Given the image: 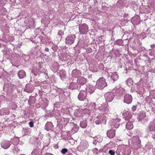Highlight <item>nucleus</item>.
Segmentation results:
<instances>
[{
	"label": "nucleus",
	"instance_id": "f257e3e1",
	"mask_svg": "<svg viewBox=\"0 0 155 155\" xmlns=\"http://www.w3.org/2000/svg\"><path fill=\"white\" fill-rule=\"evenodd\" d=\"M107 84L105 81V79L103 77L99 79L96 82V87L98 89H103L106 87Z\"/></svg>",
	"mask_w": 155,
	"mask_h": 155
},
{
	"label": "nucleus",
	"instance_id": "f03ea898",
	"mask_svg": "<svg viewBox=\"0 0 155 155\" xmlns=\"http://www.w3.org/2000/svg\"><path fill=\"white\" fill-rule=\"evenodd\" d=\"M107 119V117L105 116H98L95 120V122L97 124H99L101 123L105 124Z\"/></svg>",
	"mask_w": 155,
	"mask_h": 155
},
{
	"label": "nucleus",
	"instance_id": "7ed1b4c3",
	"mask_svg": "<svg viewBox=\"0 0 155 155\" xmlns=\"http://www.w3.org/2000/svg\"><path fill=\"white\" fill-rule=\"evenodd\" d=\"M79 31L81 34H85L88 31V27L87 25L85 24L80 25L79 26Z\"/></svg>",
	"mask_w": 155,
	"mask_h": 155
},
{
	"label": "nucleus",
	"instance_id": "20e7f679",
	"mask_svg": "<svg viewBox=\"0 0 155 155\" xmlns=\"http://www.w3.org/2000/svg\"><path fill=\"white\" fill-rule=\"evenodd\" d=\"M76 37L74 35H70L68 36L65 39V43L68 45H71L74 42Z\"/></svg>",
	"mask_w": 155,
	"mask_h": 155
},
{
	"label": "nucleus",
	"instance_id": "39448f33",
	"mask_svg": "<svg viewBox=\"0 0 155 155\" xmlns=\"http://www.w3.org/2000/svg\"><path fill=\"white\" fill-rule=\"evenodd\" d=\"M114 96L113 93L108 92L106 93L104 95L105 99L107 102H110L111 101Z\"/></svg>",
	"mask_w": 155,
	"mask_h": 155
},
{
	"label": "nucleus",
	"instance_id": "423d86ee",
	"mask_svg": "<svg viewBox=\"0 0 155 155\" xmlns=\"http://www.w3.org/2000/svg\"><path fill=\"white\" fill-rule=\"evenodd\" d=\"M87 95V93L86 91L81 90L78 94V98L81 101H84L86 98Z\"/></svg>",
	"mask_w": 155,
	"mask_h": 155
},
{
	"label": "nucleus",
	"instance_id": "0eeeda50",
	"mask_svg": "<svg viewBox=\"0 0 155 155\" xmlns=\"http://www.w3.org/2000/svg\"><path fill=\"white\" fill-rule=\"evenodd\" d=\"M124 102L127 104L131 103L132 101V96L129 94H126L124 96Z\"/></svg>",
	"mask_w": 155,
	"mask_h": 155
},
{
	"label": "nucleus",
	"instance_id": "6e6552de",
	"mask_svg": "<svg viewBox=\"0 0 155 155\" xmlns=\"http://www.w3.org/2000/svg\"><path fill=\"white\" fill-rule=\"evenodd\" d=\"M1 145L2 147L6 149L9 147L11 145V143L9 141L5 140L2 142Z\"/></svg>",
	"mask_w": 155,
	"mask_h": 155
},
{
	"label": "nucleus",
	"instance_id": "1a4fd4ad",
	"mask_svg": "<svg viewBox=\"0 0 155 155\" xmlns=\"http://www.w3.org/2000/svg\"><path fill=\"white\" fill-rule=\"evenodd\" d=\"M33 89V87L31 84H28L25 86V90L28 93H30L32 92Z\"/></svg>",
	"mask_w": 155,
	"mask_h": 155
},
{
	"label": "nucleus",
	"instance_id": "9d476101",
	"mask_svg": "<svg viewBox=\"0 0 155 155\" xmlns=\"http://www.w3.org/2000/svg\"><path fill=\"white\" fill-rule=\"evenodd\" d=\"M19 79H22L26 76V73L24 70H20L17 73Z\"/></svg>",
	"mask_w": 155,
	"mask_h": 155
},
{
	"label": "nucleus",
	"instance_id": "9b49d317",
	"mask_svg": "<svg viewBox=\"0 0 155 155\" xmlns=\"http://www.w3.org/2000/svg\"><path fill=\"white\" fill-rule=\"evenodd\" d=\"M107 134V137L110 138L114 137L115 135V130H112L108 131Z\"/></svg>",
	"mask_w": 155,
	"mask_h": 155
},
{
	"label": "nucleus",
	"instance_id": "f8f14e48",
	"mask_svg": "<svg viewBox=\"0 0 155 155\" xmlns=\"http://www.w3.org/2000/svg\"><path fill=\"white\" fill-rule=\"evenodd\" d=\"M77 82L80 85H83L86 83V80L83 77H79L77 79Z\"/></svg>",
	"mask_w": 155,
	"mask_h": 155
},
{
	"label": "nucleus",
	"instance_id": "ddd939ff",
	"mask_svg": "<svg viewBox=\"0 0 155 155\" xmlns=\"http://www.w3.org/2000/svg\"><path fill=\"white\" fill-rule=\"evenodd\" d=\"M80 74V72L77 69H74L72 71V75L73 77L76 78Z\"/></svg>",
	"mask_w": 155,
	"mask_h": 155
},
{
	"label": "nucleus",
	"instance_id": "4468645a",
	"mask_svg": "<svg viewBox=\"0 0 155 155\" xmlns=\"http://www.w3.org/2000/svg\"><path fill=\"white\" fill-rule=\"evenodd\" d=\"M95 90V87L91 85H88L86 88L87 91L91 94L93 93Z\"/></svg>",
	"mask_w": 155,
	"mask_h": 155
},
{
	"label": "nucleus",
	"instance_id": "2eb2a0df",
	"mask_svg": "<svg viewBox=\"0 0 155 155\" xmlns=\"http://www.w3.org/2000/svg\"><path fill=\"white\" fill-rule=\"evenodd\" d=\"M53 128V126L52 123L50 122H47L45 127V129L48 131L51 130Z\"/></svg>",
	"mask_w": 155,
	"mask_h": 155
},
{
	"label": "nucleus",
	"instance_id": "dca6fc26",
	"mask_svg": "<svg viewBox=\"0 0 155 155\" xmlns=\"http://www.w3.org/2000/svg\"><path fill=\"white\" fill-rule=\"evenodd\" d=\"M40 69V67L39 66H36V67H33L31 72L36 76L39 74Z\"/></svg>",
	"mask_w": 155,
	"mask_h": 155
},
{
	"label": "nucleus",
	"instance_id": "f3484780",
	"mask_svg": "<svg viewBox=\"0 0 155 155\" xmlns=\"http://www.w3.org/2000/svg\"><path fill=\"white\" fill-rule=\"evenodd\" d=\"M100 108L101 110L104 111L106 112H108L109 110L108 104H103L100 107Z\"/></svg>",
	"mask_w": 155,
	"mask_h": 155
},
{
	"label": "nucleus",
	"instance_id": "a211bd4d",
	"mask_svg": "<svg viewBox=\"0 0 155 155\" xmlns=\"http://www.w3.org/2000/svg\"><path fill=\"white\" fill-rule=\"evenodd\" d=\"M126 83L129 87H130L132 86V87H134L133 86L134 83L133 81L131 78H128L126 81Z\"/></svg>",
	"mask_w": 155,
	"mask_h": 155
},
{
	"label": "nucleus",
	"instance_id": "6ab92c4d",
	"mask_svg": "<svg viewBox=\"0 0 155 155\" xmlns=\"http://www.w3.org/2000/svg\"><path fill=\"white\" fill-rule=\"evenodd\" d=\"M118 76L116 72H114L112 73L111 75V79L113 81H115L117 80L118 78Z\"/></svg>",
	"mask_w": 155,
	"mask_h": 155
},
{
	"label": "nucleus",
	"instance_id": "aec40b11",
	"mask_svg": "<svg viewBox=\"0 0 155 155\" xmlns=\"http://www.w3.org/2000/svg\"><path fill=\"white\" fill-rule=\"evenodd\" d=\"M149 129L150 131H155V121L151 122L149 126Z\"/></svg>",
	"mask_w": 155,
	"mask_h": 155
},
{
	"label": "nucleus",
	"instance_id": "412c9836",
	"mask_svg": "<svg viewBox=\"0 0 155 155\" xmlns=\"http://www.w3.org/2000/svg\"><path fill=\"white\" fill-rule=\"evenodd\" d=\"M40 153V150L39 148L34 149L31 153V155H39Z\"/></svg>",
	"mask_w": 155,
	"mask_h": 155
},
{
	"label": "nucleus",
	"instance_id": "4be33fe9",
	"mask_svg": "<svg viewBox=\"0 0 155 155\" xmlns=\"http://www.w3.org/2000/svg\"><path fill=\"white\" fill-rule=\"evenodd\" d=\"M126 127L128 130L131 129L133 127V124L131 122H128L126 124Z\"/></svg>",
	"mask_w": 155,
	"mask_h": 155
},
{
	"label": "nucleus",
	"instance_id": "5701e85b",
	"mask_svg": "<svg viewBox=\"0 0 155 155\" xmlns=\"http://www.w3.org/2000/svg\"><path fill=\"white\" fill-rule=\"evenodd\" d=\"M87 126V121L86 120L81 121L80 123V126L83 128H85Z\"/></svg>",
	"mask_w": 155,
	"mask_h": 155
},
{
	"label": "nucleus",
	"instance_id": "b1692460",
	"mask_svg": "<svg viewBox=\"0 0 155 155\" xmlns=\"http://www.w3.org/2000/svg\"><path fill=\"white\" fill-rule=\"evenodd\" d=\"M95 106L96 104L95 103H91L88 105L89 109H91V110H93L95 109Z\"/></svg>",
	"mask_w": 155,
	"mask_h": 155
},
{
	"label": "nucleus",
	"instance_id": "393cba45",
	"mask_svg": "<svg viewBox=\"0 0 155 155\" xmlns=\"http://www.w3.org/2000/svg\"><path fill=\"white\" fill-rule=\"evenodd\" d=\"M35 22L34 19L31 18L30 19L29 21V25H30L29 27L30 28L31 27L34 26V24Z\"/></svg>",
	"mask_w": 155,
	"mask_h": 155
},
{
	"label": "nucleus",
	"instance_id": "a878e982",
	"mask_svg": "<svg viewBox=\"0 0 155 155\" xmlns=\"http://www.w3.org/2000/svg\"><path fill=\"white\" fill-rule=\"evenodd\" d=\"M64 33L63 31L61 30L58 31V38L59 39H61V38L62 36L64 35Z\"/></svg>",
	"mask_w": 155,
	"mask_h": 155
},
{
	"label": "nucleus",
	"instance_id": "bb28decb",
	"mask_svg": "<svg viewBox=\"0 0 155 155\" xmlns=\"http://www.w3.org/2000/svg\"><path fill=\"white\" fill-rule=\"evenodd\" d=\"M114 123L113 125L114 127L115 128H117L119 127V124L117 123V121L116 120H114L113 121Z\"/></svg>",
	"mask_w": 155,
	"mask_h": 155
},
{
	"label": "nucleus",
	"instance_id": "cd10ccee",
	"mask_svg": "<svg viewBox=\"0 0 155 155\" xmlns=\"http://www.w3.org/2000/svg\"><path fill=\"white\" fill-rule=\"evenodd\" d=\"M8 110L5 109H1L0 111V114L1 115H4L5 114H8V112L7 113L6 111Z\"/></svg>",
	"mask_w": 155,
	"mask_h": 155
},
{
	"label": "nucleus",
	"instance_id": "c85d7f7f",
	"mask_svg": "<svg viewBox=\"0 0 155 155\" xmlns=\"http://www.w3.org/2000/svg\"><path fill=\"white\" fill-rule=\"evenodd\" d=\"M146 117L145 113H142L140 114L139 117L140 120H142V119Z\"/></svg>",
	"mask_w": 155,
	"mask_h": 155
},
{
	"label": "nucleus",
	"instance_id": "c756f323",
	"mask_svg": "<svg viewBox=\"0 0 155 155\" xmlns=\"http://www.w3.org/2000/svg\"><path fill=\"white\" fill-rule=\"evenodd\" d=\"M1 40H2L3 41L7 43L8 42V39L7 38L4 36H3L1 39Z\"/></svg>",
	"mask_w": 155,
	"mask_h": 155
},
{
	"label": "nucleus",
	"instance_id": "7c9ffc66",
	"mask_svg": "<svg viewBox=\"0 0 155 155\" xmlns=\"http://www.w3.org/2000/svg\"><path fill=\"white\" fill-rule=\"evenodd\" d=\"M8 42L12 41L14 39V38L13 36H9L8 37Z\"/></svg>",
	"mask_w": 155,
	"mask_h": 155
},
{
	"label": "nucleus",
	"instance_id": "2f4dec72",
	"mask_svg": "<svg viewBox=\"0 0 155 155\" xmlns=\"http://www.w3.org/2000/svg\"><path fill=\"white\" fill-rule=\"evenodd\" d=\"M150 95L153 98L155 99V90L151 91L150 93Z\"/></svg>",
	"mask_w": 155,
	"mask_h": 155
},
{
	"label": "nucleus",
	"instance_id": "473e14b6",
	"mask_svg": "<svg viewBox=\"0 0 155 155\" xmlns=\"http://www.w3.org/2000/svg\"><path fill=\"white\" fill-rule=\"evenodd\" d=\"M129 114V112L127 111V112H124V113L123 114V116H124V117H125L127 119H128L129 118H130L131 117L130 116H128L127 115V114Z\"/></svg>",
	"mask_w": 155,
	"mask_h": 155
},
{
	"label": "nucleus",
	"instance_id": "72a5a7b5",
	"mask_svg": "<svg viewBox=\"0 0 155 155\" xmlns=\"http://www.w3.org/2000/svg\"><path fill=\"white\" fill-rule=\"evenodd\" d=\"M108 153L110 155H114L115 151L113 150H110L108 151Z\"/></svg>",
	"mask_w": 155,
	"mask_h": 155
},
{
	"label": "nucleus",
	"instance_id": "f704fd0d",
	"mask_svg": "<svg viewBox=\"0 0 155 155\" xmlns=\"http://www.w3.org/2000/svg\"><path fill=\"white\" fill-rule=\"evenodd\" d=\"M116 44L118 45H121L122 43V41L120 40H118L116 41Z\"/></svg>",
	"mask_w": 155,
	"mask_h": 155
},
{
	"label": "nucleus",
	"instance_id": "c9c22d12",
	"mask_svg": "<svg viewBox=\"0 0 155 155\" xmlns=\"http://www.w3.org/2000/svg\"><path fill=\"white\" fill-rule=\"evenodd\" d=\"M68 151V150L66 148H64L62 150L61 152L63 154H65Z\"/></svg>",
	"mask_w": 155,
	"mask_h": 155
},
{
	"label": "nucleus",
	"instance_id": "e433bc0d",
	"mask_svg": "<svg viewBox=\"0 0 155 155\" xmlns=\"http://www.w3.org/2000/svg\"><path fill=\"white\" fill-rule=\"evenodd\" d=\"M93 151L94 153L97 154L98 152V149L97 148H95L93 149Z\"/></svg>",
	"mask_w": 155,
	"mask_h": 155
},
{
	"label": "nucleus",
	"instance_id": "4c0bfd02",
	"mask_svg": "<svg viewBox=\"0 0 155 155\" xmlns=\"http://www.w3.org/2000/svg\"><path fill=\"white\" fill-rule=\"evenodd\" d=\"M29 126L31 127H32L34 126V123L33 121H31L29 123Z\"/></svg>",
	"mask_w": 155,
	"mask_h": 155
},
{
	"label": "nucleus",
	"instance_id": "58836bf2",
	"mask_svg": "<svg viewBox=\"0 0 155 155\" xmlns=\"http://www.w3.org/2000/svg\"><path fill=\"white\" fill-rule=\"evenodd\" d=\"M24 131L25 132V135H27L28 134V130L27 129H24Z\"/></svg>",
	"mask_w": 155,
	"mask_h": 155
},
{
	"label": "nucleus",
	"instance_id": "ea45409f",
	"mask_svg": "<svg viewBox=\"0 0 155 155\" xmlns=\"http://www.w3.org/2000/svg\"><path fill=\"white\" fill-rule=\"evenodd\" d=\"M44 155H54L50 153H46Z\"/></svg>",
	"mask_w": 155,
	"mask_h": 155
},
{
	"label": "nucleus",
	"instance_id": "a19ab883",
	"mask_svg": "<svg viewBox=\"0 0 155 155\" xmlns=\"http://www.w3.org/2000/svg\"><path fill=\"white\" fill-rule=\"evenodd\" d=\"M151 47L152 48H153L155 47V45L153 44L151 45Z\"/></svg>",
	"mask_w": 155,
	"mask_h": 155
},
{
	"label": "nucleus",
	"instance_id": "79ce46f5",
	"mask_svg": "<svg viewBox=\"0 0 155 155\" xmlns=\"http://www.w3.org/2000/svg\"><path fill=\"white\" fill-rule=\"evenodd\" d=\"M152 137L153 138V139H155V134H153L152 135Z\"/></svg>",
	"mask_w": 155,
	"mask_h": 155
},
{
	"label": "nucleus",
	"instance_id": "37998d69",
	"mask_svg": "<svg viewBox=\"0 0 155 155\" xmlns=\"http://www.w3.org/2000/svg\"><path fill=\"white\" fill-rule=\"evenodd\" d=\"M45 51H47V52H48L49 51V49H48V48H46L45 49Z\"/></svg>",
	"mask_w": 155,
	"mask_h": 155
},
{
	"label": "nucleus",
	"instance_id": "c03bdc74",
	"mask_svg": "<svg viewBox=\"0 0 155 155\" xmlns=\"http://www.w3.org/2000/svg\"><path fill=\"white\" fill-rule=\"evenodd\" d=\"M132 108L133 110H136V107L134 106H133Z\"/></svg>",
	"mask_w": 155,
	"mask_h": 155
},
{
	"label": "nucleus",
	"instance_id": "a18cd8bd",
	"mask_svg": "<svg viewBox=\"0 0 155 155\" xmlns=\"http://www.w3.org/2000/svg\"><path fill=\"white\" fill-rule=\"evenodd\" d=\"M103 155H107V154L106 153L105 151H103Z\"/></svg>",
	"mask_w": 155,
	"mask_h": 155
},
{
	"label": "nucleus",
	"instance_id": "49530a36",
	"mask_svg": "<svg viewBox=\"0 0 155 155\" xmlns=\"http://www.w3.org/2000/svg\"><path fill=\"white\" fill-rule=\"evenodd\" d=\"M45 108H46L48 106V104L46 103H45Z\"/></svg>",
	"mask_w": 155,
	"mask_h": 155
},
{
	"label": "nucleus",
	"instance_id": "de8ad7c7",
	"mask_svg": "<svg viewBox=\"0 0 155 155\" xmlns=\"http://www.w3.org/2000/svg\"><path fill=\"white\" fill-rule=\"evenodd\" d=\"M109 146V144H108L107 145V147H108V146Z\"/></svg>",
	"mask_w": 155,
	"mask_h": 155
},
{
	"label": "nucleus",
	"instance_id": "09e8293b",
	"mask_svg": "<svg viewBox=\"0 0 155 155\" xmlns=\"http://www.w3.org/2000/svg\"><path fill=\"white\" fill-rule=\"evenodd\" d=\"M135 84V85H136L137 86V84Z\"/></svg>",
	"mask_w": 155,
	"mask_h": 155
},
{
	"label": "nucleus",
	"instance_id": "8fccbe9b",
	"mask_svg": "<svg viewBox=\"0 0 155 155\" xmlns=\"http://www.w3.org/2000/svg\"><path fill=\"white\" fill-rule=\"evenodd\" d=\"M5 155H8L7 154H5Z\"/></svg>",
	"mask_w": 155,
	"mask_h": 155
}]
</instances>
